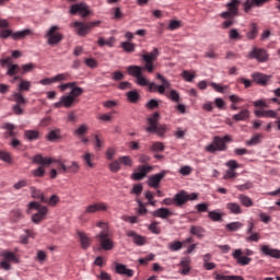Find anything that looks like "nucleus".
Returning <instances> with one entry per match:
<instances>
[{
	"mask_svg": "<svg viewBox=\"0 0 280 280\" xmlns=\"http://www.w3.org/2000/svg\"><path fill=\"white\" fill-rule=\"evenodd\" d=\"M159 58V49L154 48L152 52L142 55V60L145 61L144 67L141 66H129L127 67V73L132 75V78H139L143 74V71L149 73L154 72V60Z\"/></svg>",
	"mask_w": 280,
	"mask_h": 280,
	"instance_id": "nucleus-1",
	"label": "nucleus"
},
{
	"mask_svg": "<svg viewBox=\"0 0 280 280\" xmlns=\"http://www.w3.org/2000/svg\"><path fill=\"white\" fill-rule=\"evenodd\" d=\"M159 119H161V114L159 112L153 113L148 118L149 126L145 128L147 132H155L159 137H163L167 131V127L165 125H159Z\"/></svg>",
	"mask_w": 280,
	"mask_h": 280,
	"instance_id": "nucleus-2",
	"label": "nucleus"
},
{
	"mask_svg": "<svg viewBox=\"0 0 280 280\" xmlns=\"http://www.w3.org/2000/svg\"><path fill=\"white\" fill-rule=\"evenodd\" d=\"M32 209H35V211H37L35 214L32 215V222H34V224H40V222H43V220L47 218V213L49 212V209H47V207L40 206V203H38L37 201H32L28 203L27 213H30Z\"/></svg>",
	"mask_w": 280,
	"mask_h": 280,
	"instance_id": "nucleus-3",
	"label": "nucleus"
},
{
	"mask_svg": "<svg viewBox=\"0 0 280 280\" xmlns=\"http://www.w3.org/2000/svg\"><path fill=\"white\" fill-rule=\"evenodd\" d=\"M0 257H3V260L0 262L2 270H12V265L10 264H21V257L10 250L2 252Z\"/></svg>",
	"mask_w": 280,
	"mask_h": 280,
	"instance_id": "nucleus-4",
	"label": "nucleus"
},
{
	"mask_svg": "<svg viewBox=\"0 0 280 280\" xmlns=\"http://www.w3.org/2000/svg\"><path fill=\"white\" fill-rule=\"evenodd\" d=\"M96 240L103 250H113V248H115V242H113V234H110V231H101L96 236Z\"/></svg>",
	"mask_w": 280,
	"mask_h": 280,
	"instance_id": "nucleus-5",
	"label": "nucleus"
},
{
	"mask_svg": "<svg viewBox=\"0 0 280 280\" xmlns=\"http://www.w3.org/2000/svg\"><path fill=\"white\" fill-rule=\"evenodd\" d=\"M33 163H36V165H51V163H57V170L59 172V174H67V172L62 171V165H67L65 164V161L62 160H55L51 158H44L40 154H37L33 158Z\"/></svg>",
	"mask_w": 280,
	"mask_h": 280,
	"instance_id": "nucleus-6",
	"label": "nucleus"
},
{
	"mask_svg": "<svg viewBox=\"0 0 280 280\" xmlns=\"http://www.w3.org/2000/svg\"><path fill=\"white\" fill-rule=\"evenodd\" d=\"M58 30H60V26L54 25L46 32L45 38H47V43L51 47H54V45H60V43H62V39L65 38V36H62V34L58 32Z\"/></svg>",
	"mask_w": 280,
	"mask_h": 280,
	"instance_id": "nucleus-7",
	"label": "nucleus"
},
{
	"mask_svg": "<svg viewBox=\"0 0 280 280\" xmlns=\"http://www.w3.org/2000/svg\"><path fill=\"white\" fill-rule=\"evenodd\" d=\"M189 200H198V194H189L185 190H180L179 192L175 194V207L183 208V206L187 205Z\"/></svg>",
	"mask_w": 280,
	"mask_h": 280,
	"instance_id": "nucleus-8",
	"label": "nucleus"
},
{
	"mask_svg": "<svg viewBox=\"0 0 280 280\" xmlns=\"http://www.w3.org/2000/svg\"><path fill=\"white\" fill-rule=\"evenodd\" d=\"M206 152L214 154V152H225L228 150L226 143L220 136H215L211 144L205 147Z\"/></svg>",
	"mask_w": 280,
	"mask_h": 280,
	"instance_id": "nucleus-9",
	"label": "nucleus"
},
{
	"mask_svg": "<svg viewBox=\"0 0 280 280\" xmlns=\"http://www.w3.org/2000/svg\"><path fill=\"white\" fill-rule=\"evenodd\" d=\"M95 25H100V22H73L71 27H75L79 36H86V34H89V32L93 30Z\"/></svg>",
	"mask_w": 280,
	"mask_h": 280,
	"instance_id": "nucleus-10",
	"label": "nucleus"
},
{
	"mask_svg": "<svg viewBox=\"0 0 280 280\" xmlns=\"http://www.w3.org/2000/svg\"><path fill=\"white\" fill-rule=\"evenodd\" d=\"M225 8L228 11L220 14L221 19H235V16H240V3L228 2Z\"/></svg>",
	"mask_w": 280,
	"mask_h": 280,
	"instance_id": "nucleus-11",
	"label": "nucleus"
},
{
	"mask_svg": "<svg viewBox=\"0 0 280 280\" xmlns=\"http://www.w3.org/2000/svg\"><path fill=\"white\" fill-rule=\"evenodd\" d=\"M248 58L252 60H257L258 62H267L268 52L264 48L254 47L253 50L249 51Z\"/></svg>",
	"mask_w": 280,
	"mask_h": 280,
	"instance_id": "nucleus-12",
	"label": "nucleus"
},
{
	"mask_svg": "<svg viewBox=\"0 0 280 280\" xmlns=\"http://www.w3.org/2000/svg\"><path fill=\"white\" fill-rule=\"evenodd\" d=\"M78 100H74L73 96L69 95H63L60 97L59 102L54 104L55 108H71L73 104H75Z\"/></svg>",
	"mask_w": 280,
	"mask_h": 280,
	"instance_id": "nucleus-13",
	"label": "nucleus"
},
{
	"mask_svg": "<svg viewBox=\"0 0 280 280\" xmlns=\"http://www.w3.org/2000/svg\"><path fill=\"white\" fill-rule=\"evenodd\" d=\"M266 3H270V0H245L243 3L244 12L248 14L253 8H262Z\"/></svg>",
	"mask_w": 280,
	"mask_h": 280,
	"instance_id": "nucleus-14",
	"label": "nucleus"
},
{
	"mask_svg": "<svg viewBox=\"0 0 280 280\" xmlns=\"http://www.w3.org/2000/svg\"><path fill=\"white\" fill-rule=\"evenodd\" d=\"M243 252L242 249H235L232 254L233 259L236 260L238 266H248L250 261H253V258L247 257V256H242Z\"/></svg>",
	"mask_w": 280,
	"mask_h": 280,
	"instance_id": "nucleus-15",
	"label": "nucleus"
},
{
	"mask_svg": "<svg viewBox=\"0 0 280 280\" xmlns=\"http://www.w3.org/2000/svg\"><path fill=\"white\" fill-rule=\"evenodd\" d=\"M166 175H167V171H162L155 175H152L148 180L149 187L156 189L159 185H161V180H163V178H165Z\"/></svg>",
	"mask_w": 280,
	"mask_h": 280,
	"instance_id": "nucleus-16",
	"label": "nucleus"
},
{
	"mask_svg": "<svg viewBox=\"0 0 280 280\" xmlns=\"http://www.w3.org/2000/svg\"><path fill=\"white\" fill-rule=\"evenodd\" d=\"M252 78L253 82L256 84H259L260 86H268V82H270L272 77L260 72H255L252 74Z\"/></svg>",
	"mask_w": 280,
	"mask_h": 280,
	"instance_id": "nucleus-17",
	"label": "nucleus"
},
{
	"mask_svg": "<svg viewBox=\"0 0 280 280\" xmlns=\"http://www.w3.org/2000/svg\"><path fill=\"white\" fill-rule=\"evenodd\" d=\"M97 211H108L105 202H95L85 207L84 213H97Z\"/></svg>",
	"mask_w": 280,
	"mask_h": 280,
	"instance_id": "nucleus-18",
	"label": "nucleus"
},
{
	"mask_svg": "<svg viewBox=\"0 0 280 280\" xmlns=\"http://www.w3.org/2000/svg\"><path fill=\"white\" fill-rule=\"evenodd\" d=\"M70 12L71 14L80 13L83 19L91 14V11H89V7L84 3L73 4L70 9Z\"/></svg>",
	"mask_w": 280,
	"mask_h": 280,
	"instance_id": "nucleus-19",
	"label": "nucleus"
},
{
	"mask_svg": "<svg viewBox=\"0 0 280 280\" xmlns=\"http://www.w3.org/2000/svg\"><path fill=\"white\" fill-rule=\"evenodd\" d=\"M260 253L266 257H272L273 259H280V250L271 248L270 245H262L260 247Z\"/></svg>",
	"mask_w": 280,
	"mask_h": 280,
	"instance_id": "nucleus-20",
	"label": "nucleus"
},
{
	"mask_svg": "<svg viewBox=\"0 0 280 280\" xmlns=\"http://www.w3.org/2000/svg\"><path fill=\"white\" fill-rule=\"evenodd\" d=\"M139 172L132 174L133 180H143L148 176L149 172H152V166L141 165Z\"/></svg>",
	"mask_w": 280,
	"mask_h": 280,
	"instance_id": "nucleus-21",
	"label": "nucleus"
},
{
	"mask_svg": "<svg viewBox=\"0 0 280 280\" xmlns=\"http://www.w3.org/2000/svg\"><path fill=\"white\" fill-rule=\"evenodd\" d=\"M153 218H161L162 220H167V218H172V211L167 208H159L158 210H154L151 212Z\"/></svg>",
	"mask_w": 280,
	"mask_h": 280,
	"instance_id": "nucleus-22",
	"label": "nucleus"
},
{
	"mask_svg": "<svg viewBox=\"0 0 280 280\" xmlns=\"http://www.w3.org/2000/svg\"><path fill=\"white\" fill-rule=\"evenodd\" d=\"M247 40H255L259 36V26L257 23L253 22L249 24V31L246 33Z\"/></svg>",
	"mask_w": 280,
	"mask_h": 280,
	"instance_id": "nucleus-23",
	"label": "nucleus"
},
{
	"mask_svg": "<svg viewBox=\"0 0 280 280\" xmlns=\"http://www.w3.org/2000/svg\"><path fill=\"white\" fill-rule=\"evenodd\" d=\"M156 78L162 82L161 85H158V93H160V95H165V90L170 89L172 86V83H170V81H167V79H165V77H163L162 74L158 73Z\"/></svg>",
	"mask_w": 280,
	"mask_h": 280,
	"instance_id": "nucleus-24",
	"label": "nucleus"
},
{
	"mask_svg": "<svg viewBox=\"0 0 280 280\" xmlns=\"http://www.w3.org/2000/svg\"><path fill=\"white\" fill-rule=\"evenodd\" d=\"M61 170L66 174H78L80 172V164L78 162H71L70 165H61Z\"/></svg>",
	"mask_w": 280,
	"mask_h": 280,
	"instance_id": "nucleus-25",
	"label": "nucleus"
},
{
	"mask_svg": "<svg viewBox=\"0 0 280 280\" xmlns=\"http://www.w3.org/2000/svg\"><path fill=\"white\" fill-rule=\"evenodd\" d=\"M232 119H234V121H248V119H250V110L242 109L238 114H234Z\"/></svg>",
	"mask_w": 280,
	"mask_h": 280,
	"instance_id": "nucleus-26",
	"label": "nucleus"
},
{
	"mask_svg": "<svg viewBox=\"0 0 280 280\" xmlns=\"http://www.w3.org/2000/svg\"><path fill=\"white\" fill-rule=\"evenodd\" d=\"M117 275H124L125 277H135V270L126 268V265L116 264Z\"/></svg>",
	"mask_w": 280,
	"mask_h": 280,
	"instance_id": "nucleus-27",
	"label": "nucleus"
},
{
	"mask_svg": "<svg viewBox=\"0 0 280 280\" xmlns=\"http://www.w3.org/2000/svg\"><path fill=\"white\" fill-rule=\"evenodd\" d=\"M254 115H256V117H269L271 119H275L277 117V112L272 109H256L254 112Z\"/></svg>",
	"mask_w": 280,
	"mask_h": 280,
	"instance_id": "nucleus-28",
	"label": "nucleus"
},
{
	"mask_svg": "<svg viewBox=\"0 0 280 280\" xmlns=\"http://www.w3.org/2000/svg\"><path fill=\"white\" fill-rule=\"evenodd\" d=\"M16 73H21V66L13 63L9 67L8 71H7V75H9L10 78H13V80H21L20 75H16Z\"/></svg>",
	"mask_w": 280,
	"mask_h": 280,
	"instance_id": "nucleus-29",
	"label": "nucleus"
},
{
	"mask_svg": "<svg viewBox=\"0 0 280 280\" xmlns=\"http://www.w3.org/2000/svg\"><path fill=\"white\" fill-rule=\"evenodd\" d=\"M31 196L35 200H40V202H47V197L40 191V189H36V187L32 186L31 188Z\"/></svg>",
	"mask_w": 280,
	"mask_h": 280,
	"instance_id": "nucleus-30",
	"label": "nucleus"
},
{
	"mask_svg": "<svg viewBox=\"0 0 280 280\" xmlns=\"http://www.w3.org/2000/svg\"><path fill=\"white\" fill-rule=\"evenodd\" d=\"M26 36H32V30L25 28L23 31H18L12 34L13 40H23V38H26Z\"/></svg>",
	"mask_w": 280,
	"mask_h": 280,
	"instance_id": "nucleus-31",
	"label": "nucleus"
},
{
	"mask_svg": "<svg viewBox=\"0 0 280 280\" xmlns=\"http://www.w3.org/2000/svg\"><path fill=\"white\" fill-rule=\"evenodd\" d=\"M78 235H79L81 247L84 250H86V248L91 246V237H89V235H86V233L84 232H79Z\"/></svg>",
	"mask_w": 280,
	"mask_h": 280,
	"instance_id": "nucleus-32",
	"label": "nucleus"
},
{
	"mask_svg": "<svg viewBox=\"0 0 280 280\" xmlns=\"http://www.w3.org/2000/svg\"><path fill=\"white\" fill-rule=\"evenodd\" d=\"M226 209L230 211V213H233L234 215H240L242 213V206L237 202H229L226 203Z\"/></svg>",
	"mask_w": 280,
	"mask_h": 280,
	"instance_id": "nucleus-33",
	"label": "nucleus"
},
{
	"mask_svg": "<svg viewBox=\"0 0 280 280\" xmlns=\"http://www.w3.org/2000/svg\"><path fill=\"white\" fill-rule=\"evenodd\" d=\"M12 98H13V102L19 104V106H25L27 104V98H25V96H23L22 92H14L12 94Z\"/></svg>",
	"mask_w": 280,
	"mask_h": 280,
	"instance_id": "nucleus-34",
	"label": "nucleus"
},
{
	"mask_svg": "<svg viewBox=\"0 0 280 280\" xmlns=\"http://www.w3.org/2000/svg\"><path fill=\"white\" fill-rule=\"evenodd\" d=\"M262 139H264L262 133H256L249 140L245 141V145H248L249 148L253 147V145H259V143H261Z\"/></svg>",
	"mask_w": 280,
	"mask_h": 280,
	"instance_id": "nucleus-35",
	"label": "nucleus"
},
{
	"mask_svg": "<svg viewBox=\"0 0 280 280\" xmlns=\"http://www.w3.org/2000/svg\"><path fill=\"white\" fill-rule=\"evenodd\" d=\"M190 235H196V237H205V228L199 225H192L189 230Z\"/></svg>",
	"mask_w": 280,
	"mask_h": 280,
	"instance_id": "nucleus-36",
	"label": "nucleus"
},
{
	"mask_svg": "<svg viewBox=\"0 0 280 280\" xmlns=\"http://www.w3.org/2000/svg\"><path fill=\"white\" fill-rule=\"evenodd\" d=\"M97 45L98 47H104V45H106L107 47H115V37H109L108 39L100 37L97 40Z\"/></svg>",
	"mask_w": 280,
	"mask_h": 280,
	"instance_id": "nucleus-37",
	"label": "nucleus"
},
{
	"mask_svg": "<svg viewBox=\"0 0 280 280\" xmlns=\"http://www.w3.org/2000/svg\"><path fill=\"white\" fill-rule=\"evenodd\" d=\"M191 261L189 259H184L180 261L179 266H182L183 269L179 270L180 275H189V271L191 270V267H189Z\"/></svg>",
	"mask_w": 280,
	"mask_h": 280,
	"instance_id": "nucleus-38",
	"label": "nucleus"
},
{
	"mask_svg": "<svg viewBox=\"0 0 280 280\" xmlns=\"http://www.w3.org/2000/svg\"><path fill=\"white\" fill-rule=\"evenodd\" d=\"M24 137L28 141H36V139H38V137H40V132H38V130H26L24 132Z\"/></svg>",
	"mask_w": 280,
	"mask_h": 280,
	"instance_id": "nucleus-39",
	"label": "nucleus"
},
{
	"mask_svg": "<svg viewBox=\"0 0 280 280\" xmlns=\"http://www.w3.org/2000/svg\"><path fill=\"white\" fill-rule=\"evenodd\" d=\"M244 226V223L236 221V222H231L225 225L226 231H230L231 233L235 231H240Z\"/></svg>",
	"mask_w": 280,
	"mask_h": 280,
	"instance_id": "nucleus-40",
	"label": "nucleus"
},
{
	"mask_svg": "<svg viewBox=\"0 0 280 280\" xmlns=\"http://www.w3.org/2000/svg\"><path fill=\"white\" fill-rule=\"evenodd\" d=\"M89 132V126L86 125H80L78 129H75L73 131V135H75V137H79V139H82V137H84V135H86Z\"/></svg>",
	"mask_w": 280,
	"mask_h": 280,
	"instance_id": "nucleus-41",
	"label": "nucleus"
},
{
	"mask_svg": "<svg viewBox=\"0 0 280 280\" xmlns=\"http://www.w3.org/2000/svg\"><path fill=\"white\" fill-rule=\"evenodd\" d=\"M238 200L243 207H253L254 205L253 199L246 195H238Z\"/></svg>",
	"mask_w": 280,
	"mask_h": 280,
	"instance_id": "nucleus-42",
	"label": "nucleus"
},
{
	"mask_svg": "<svg viewBox=\"0 0 280 280\" xmlns=\"http://www.w3.org/2000/svg\"><path fill=\"white\" fill-rule=\"evenodd\" d=\"M229 38H230V40H242L244 38V36H242V34H240L237 28H232L229 31Z\"/></svg>",
	"mask_w": 280,
	"mask_h": 280,
	"instance_id": "nucleus-43",
	"label": "nucleus"
},
{
	"mask_svg": "<svg viewBox=\"0 0 280 280\" xmlns=\"http://www.w3.org/2000/svg\"><path fill=\"white\" fill-rule=\"evenodd\" d=\"M71 79V74H69V72H65V73H59L55 77H52L54 82H67V80Z\"/></svg>",
	"mask_w": 280,
	"mask_h": 280,
	"instance_id": "nucleus-44",
	"label": "nucleus"
},
{
	"mask_svg": "<svg viewBox=\"0 0 280 280\" xmlns=\"http://www.w3.org/2000/svg\"><path fill=\"white\" fill-rule=\"evenodd\" d=\"M34 69H36V65L25 63V65H22V67L20 68V73L22 75H25V73H31V71H34Z\"/></svg>",
	"mask_w": 280,
	"mask_h": 280,
	"instance_id": "nucleus-45",
	"label": "nucleus"
},
{
	"mask_svg": "<svg viewBox=\"0 0 280 280\" xmlns=\"http://www.w3.org/2000/svg\"><path fill=\"white\" fill-rule=\"evenodd\" d=\"M32 89V82L27 80H22L18 86L19 93H23V91H30Z\"/></svg>",
	"mask_w": 280,
	"mask_h": 280,
	"instance_id": "nucleus-46",
	"label": "nucleus"
},
{
	"mask_svg": "<svg viewBox=\"0 0 280 280\" xmlns=\"http://www.w3.org/2000/svg\"><path fill=\"white\" fill-rule=\"evenodd\" d=\"M127 100L131 104H137V102H139V92H137V90L128 92L127 93Z\"/></svg>",
	"mask_w": 280,
	"mask_h": 280,
	"instance_id": "nucleus-47",
	"label": "nucleus"
},
{
	"mask_svg": "<svg viewBox=\"0 0 280 280\" xmlns=\"http://www.w3.org/2000/svg\"><path fill=\"white\" fill-rule=\"evenodd\" d=\"M120 47H122V49H124V51H126V54H132V51H135L136 45L130 42H122L120 44Z\"/></svg>",
	"mask_w": 280,
	"mask_h": 280,
	"instance_id": "nucleus-48",
	"label": "nucleus"
},
{
	"mask_svg": "<svg viewBox=\"0 0 280 280\" xmlns=\"http://www.w3.org/2000/svg\"><path fill=\"white\" fill-rule=\"evenodd\" d=\"M60 202V197L58 195H52L50 198H46V201H44L45 205H49V207H56Z\"/></svg>",
	"mask_w": 280,
	"mask_h": 280,
	"instance_id": "nucleus-49",
	"label": "nucleus"
},
{
	"mask_svg": "<svg viewBox=\"0 0 280 280\" xmlns=\"http://www.w3.org/2000/svg\"><path fill=\"white\" fill-rule=\"evenodd\" d=\"M225 21L221 24L222 30H229V27H233L235 25V18H222Z\"/></svg>",
	"mask_w": 280,
	"mask_h": 280,
	"instance_id": "nucleus-50",
	"label": "nucleus"
},
{
	"mask_svg": "<svg viewBox=\"0 0 280 280\" xmlns=\"http://www.w3.org/2000/svg\"><path fill=\"white\" fill-rule=\"evenodd\" d=\"M45 165H42L39 167H37L36 170L31 171L32 176H34L35 178H43V176H45Z\"/></svg>",
	"mask_w": 280,
	"mask_h": 280,
	"instance_id": "nucleus-51",
	"label": "nucleus"
},
{
	"mask_svg": "<svg viewBox=\"0 0 280 280\" xmlns=\"http://www.w3.org/2000/svg\"><path fill=\"white\" fill-rule=\"evenodd\" d=\"M61 138L62 137L60 136V129L51 130L47 136L48 141H56V139H61Z\"/></svg>",
	"mask_w": 280,
	"mask_h": 280,
	"instance_id": "nucleus-52",
	"label": "nucleus"
},
{
	"mask_svg": "<svg viewBox=\"0 0 280 280\" xmlns=\"http://www.w3.org/2000/svg\"><path fill=\"white\" fill-rule=\"evenodd\" d=\"M166 97L168 100H172V102H180V94L176 90H172L170 93H165Z\"/></svg>",
	"mask_w": 280,
	"mask_h": 280,
	"instance_id": "nucleus-53",
	"label": "nucleus"
},
{
	"mask_svg": "<svg viewBox=\"0 0 280 280\" xmlns=\"http://www.w3.org/2000/svg\"><path fill=\"white\" fill-rule=\"evenodd\" d=\"M149 231H151V233H153L154 235H161V228L159 226V222L153 221L149 225Z\"/></svg>",
	"mask_w": 280,
	"mask_h": 280,
	"instance_id": "nucleus-54",
	"label": "nucleus"
},
{
	"mask_svg": "<svg viewBox=\"0 0 280 280\" xmlns=\"http://www.w3.org/2000/svg\"><path fill=\"white\" fill-rule=\"evenodd\" d=\"M170 250H172L173 253H176L178 250H180V248H183V242L180 241H175L173 243H170L168 245Z\"/></svg>",
	"mask_w": 280,
	"mask_h": 280,
	"instance_id": "nucleus-55",
	"label": "nucleus"
},
{
	"mask_svg": "<svg viewBox=\"0 0 280 280\" xmlns=\"http://www.w3.org/2000/svg\"><path fill=\"white\" fill-rule=\"evenodd\" d=\"M165 150V144L163 142H153L151 145V152H163Z\"/></svg>",
	"mask_w": 280,
	"mask_h": 280,
	"instance_id": "nucleus-56",
	"label": "nucleus"
},
{
	"mask_svg": "<svg viewBox=\"0 0 280 280\" xmlns=\"http://www.w3.org/2000/svg\"><path fill=\"white\" fill-rule=\"evenodd\" d=\"M118 161L121 165H126L127 167H132V159L128 155L120 156Z\"/></svg>",
	"mask_w": 280,
	"mask_h": 280,
	"instance_id": "nucleus-57",
	"label": "nucleus"
},
{
	"mask_svg": "<svg viewBox=\"0 0 280 280\" xmlns=\"http://www.w3.org/2000/svg\"><path fill=\"white\" fill-rule=\"evenodd\" d=\"M0 161L12 163V155L8 151H0Z\"/></svg>",
	"mask_w": 280,
	"mask_h": 280,
	"instance_id": "nucleus-58",
	"label": "nucleus"
},
{
	"mask_svg": "<svg viewBox=\"0 0 280 280\" xmlns=\"http://www.w3.org/2000/svg\"><path fill=\"white\" fill-rule=\"evenodd\" d=\"M109 170L114 174H117V172H119V170H121V163L119 162V160H116V161L109 163Z\"/></svg>",
	"mask_w": 280,
	"mask_h": 280,
	"instance_id": "nucleus-59",
	"label": "nucleus"
},
{
	"mask_svg": "<svg viewBox=\"0 0 280 280\" xmlns=\"http://www.w3.org/2000/svg\"><path fill=\"white\" fill-rule=\"evenodd\" d=\"M225 166L229 167L230 171L235 172V170H240V164L235 160H229L225 162Z\"/></svg>",
	"mask_w": 280,
	"mask_h": 280,
	"instance_id": "nucleus-60",
	"label": "nucleus"
},
{
	"mask_svg": "<svg viewBox=\"0 0 280 280\" xmlns=\"http://www.w3.org/2000/svg\"><path fill=\"white\" fill-rule=\"evenodd\" d=\"M208 218H210L212 222H220L222 220V214L217 211H210Z\"/></svg>",
	"mask_w": 280,
	"mask_h": 280,
	"instance_id": "nucleus-61",
	"label": "nucleus"
},
{
	"mask_svg": "<svg viewBox=\"0 0 280 280\" xmlns=\"http://www.w3.org/2000/svg\"><path fill=\"white\" fill-rule=\"evenodd\" d=\"M82 93H84V89L74 88L73 90H71L70 96L73 97V100H78V97H80V95H82Z\"/></svg>",
	"mask_w": 280,
	"mask_h": 280,
	"instance_id": "nucleus-62",
	"label": "nucleus"
},
{
	"mask_svg": "<svg viewBox=\"0 0 280 280\" xmlns=\"http://www.w3.org/2000/svg\"><path fill=\"white\" fill-rule=\"evenodd\" d=\"M233 178H237V172L231 171V170L225 171V173L223 175V179L231 180Z\"/></svg>",
	"mask_w": 280,
	"mask_h": 280,
	"instance_id": "nucleus-63",
	"label": "nucleus"
},
{
	"mask_svg": "<svg viewBox=\"0 0 280 280\" xmlns=\"http://www.w3.org/2000/svg\"><path fill=\"white\" fill-rule=\"evenodd\" d=\"M136 83L139 86H148L150 84V81L148 79H145V77H143V74H142L136 79Z\"/></svg>",
	"mask_w": 280,
	"mask_h": 280,
	"instance_id": "nucleus-64",
	"label": "nucleus"
}]
</instances>
